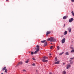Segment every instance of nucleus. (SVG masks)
I'll return each instance as SVG.
<instances>
[{
  "instance_id": "nucleus-31",
  "label": "nucleus",
  "mask_w": 74,
  "mask_h": 74,
  "mask_svg": "<svg viewBox=\"0 0 74 74\" xmlns=\"http://www.w3.org/2000/svg\"><path fill=\"white\" fill-rule=\"evenodd\" d=\"M70 63V64H73V62H71Z\"/></svg>"
},
{
  "instance_id": "nucleus-39",
  "label": "nucleus",
  "mask_w": 74,
  "mask_h": 74,
  "mask_svg": "<svg viewBox=\"0 0 74 74\" xmlns=\"http://www.w3.org/2000/svg\"><path fill=\"white\" fill-rule=\"evenodd\" d=\"M49 74H52V73H49Z\"/></svg>"
},
{
  "instance_id": "nucleus-34",
  "label": "nucleus",
  "mask_w": 74,
  "mask_h": 74,
  "mask_svg": "<svg viewBox=\"0 0 74 74\" xmlns=\"http://www.w3.org/2000/svg\"><path fill=\"white\" fill-rule=\"evenodd\" d=\"M35 64H34V63L32 64L33 66H35Z\"/></svg>"
},
{
  "instance_id": "nucleus-22",
  "label": "nucleus",
  "mask_w": 74,
  "mask_h": 74,
  "mask_svg": "<svg viewBox=\"0 0 74 74\" xmlns=\"http://www.w3.org/2000/svg\"><path fill=\"white\" fill-rule=\"evenodd\" d=\"M29 59L28 60H27V61H25V63H28V62H29Z\"/></svg>"
},
{
  "instance_id": "nucleus-20",
  "label": "nucleus",
  "mask_w": 74,
  "mask_h": 74,
  "mask_svg": "<svg viewBox=\"0 0 74 74\" xmlns=\"http://www.w3.org/2000/svg\"><path fill=\"white\" fill-rule=\"evenodd\" d=\"M71 13H72V15H73V16H74V11H72L71 12Z\"/></svg>"
},
{
  "instance_id": "nucleus-6",
  "label": "nucleus",
  "mask_w": 74,
  "mask_h": 74,
  "mask_svg": "<svg viewBox=\"0 0 74 74\" xmlns=\"http://www.w3.org/2000/svg\"><path fill=\"white\" fill-rule=\"evenodd\" d=\"M74 20V19L73 18H71V19H69V22L71 23L72 21Z\"/></svg>"
},
{
  "instance_id": "nucleus-37",
  "label": "nucleus",
  "mask_w": 74,
  "mask_h": 74,
  "mask_svg": "<svg viewBox=\"0 0 74 74\" xmlns=\"http://www.w3.org/2000/svg\"><path fill=\"white\" fill-rule=\"evenodd\" d=\"M65 27V24L64 25V27Z\"/></svg>"
},
{
  "instance_id": "nucleus-7",
  "label": "nucleus",
  "mask_w": 74,
  "mask_h": 74,
  "mask_svg": "<svg viewBox=\"0 0 74 74\" xmlns=\"http://www.w3.org/2000/svg\"><path fill=\"white\" fill-rule=\"evenodd\" d=\"M68 17V16H64L63 17V19H67V18Z\"/></svg>"
},
{
  "instance_id": "nucleus-35",
  "label": "nucleus",
  "mask_w": 74,
  "mask_h": 74,
  "mask_svg": "<svg viewBox=\"0 0 74 74\" xmlns=\"http://www.w3.org/2000/svg\"><path fill=\"white\" fill-rule=\"evenodd\" d=\"M71 1L72 2H74V0H71Z\"/></svg>"
},
{
  "instance_id": "nucleus-32",
  "label": "nucleus",
  "mask_w": 74,
  "mask_h": 74,
  "mask_svg": "<svg viewBox=\"0 0 74 74\" xmlns=\"http://www.w3.org/2000/svg\"><path fill=\"white\" fill-rule=\"evenodd\" d=\"M23 71H24L25 72H26V70H23Z\"/></svg>"
},
{
  "instance_id": "nucleus-18",
  "label": "nucleus",
  "mask_w": 74,
  "mask_h": 74,
  "mask_svg": "<svg viewBox=\"0 0 74 74\" xmlns=\"http://www.w3.org/2000/svg\"><path fill=\"white\" fill-rule=\"evenodd\" d=\"M65 55H69V52H66L65 53Z\"/></svg>"
},
{
  "instance_id": "nucleus-41",
  "label": "nucleus",
  "mask_w": 74,
  "mask_h": 74,
  "mask_svg": "<svg viewBox=\"0 0 74 74\" xmlns=\"http://www.w3.org/2000/svg\"><path fill=\"white\" fill-rule=\"evenodd\" d=\"M61 37H63V36H61Z\"/></svg>"
},
{
  "instance_id": "nucleus-27",
  "label": "nucleus",
  "mask_w": 74,
  "mask_h": 74,
  "mask_svg": "<svg viewBox=\"0 0 74 74\" xmlns=\"http://www.w3.org/2000/svg\"><path fill=\"white\" fill-rule=\"evenodd\" d=\"M50 40V41H51V38H49L47 39V41H49Z\"/></svg>"
},
{
  "instance_id": "nucleus-12",
  "label": "nucleus",
  "mask_w": 74,
  "mask_h": 74,
  "mask_svg": "<svg viewBox=\"0 0 74 74\" xmlns=\"http://www.w3.org/2000/svg\"><path fill=\"white\" fill-rule=\"evenodd\" d=\"M43 59H48V57H46L45 56L43 57Z\"/></svg>"
},
{
  "instance_id": "nucleus-42",
  "label": "nucleus",
  "mask_w": 74,
  "mask_h": 74,
  "mask_svg": "<svg viewBox=\"0 0 74 74\" xmlns=\"http://www.w3.org/2000/svg\"><path fill=\"white\" fill-rule=\"evenodd\" d=\"M6 0L7 1H8V0Z\"/></svg>"
},
{
  "instance_id": "nucleus-30",
  "label": "nucleus",
  "mask_w": 74,
  "mask_h": 74,
  "mask_svg": "<svg viewBox=\"0 0 74 74\" xmlns=\"http://www.w3.org/2000/svg\"><path fill=\"white\" fill-rule=\"evenodd\" d=\"M52 48H53V46H51L50 49H52Z\"/></svg>"
},
{
  "instance_id": "nucleus-19",
  "label": "nucleus",
  "mask_w": 74,
  "mask_h": 74,
  "mask_svg": "<svg viewBox=\"0 0 74 74\" xmlns=\"http://www.w3.org/2000/svg\"><path fill=\"white\" fill-rule=\"evenodd\" d=\"M5 69H6V67L5 66L2 69V70L3 71L4 70H5Z\"/></svg>"
},
{
  "instance_id": "nucleus-25",
  "label": "nucleus",
  "mask_w": 74,
  "mask_h": 74,
  "mask_svg": "<svg viewBox=\"0 0 74 74\" xmlns=\"http://www.w3.org/2000/svg\"><path fill=\"white\" fill-rule=\"evenodd\" d=\"M19 64H20V63L19 62L18 63V64H17V65L16 66H16H19Z\"/></svg>"
},
{
  "instance_id": "nucleus-28",
  "label": "nucleus",
  "mask_w": 74,
  "mask_h": 74,
  "mask_svg": "<svg viewBox=\"0 0 74 74\" xmlns=\"http://www.w3.org/2000/svg\"><path fill=\"white\" fill-rule=\"evenodd\" d=\"M71 53H73V52H74V49L72 50L71 51Z\"/></svg>"
},
{
  "instance_id": "nucleus-40",
  "label": "nucleus",
  "mask_w": 74,
  "mask_h": 74,
  "mask_svg": "<svg viewBox=\"0 0 74 74\" xmlns=\"http://www.w3.org/2000/svg\"><path fill=\"white\" fill-rule=\"evenodd\" d=\"M64 63L63 64H64Z\"/></svg>"
},
{
  "instance_id": "nucleus-4",
  "label": "nucleus",
  "mask_w": 74,
  "mask_h": 74,
  "mask_svg": "<svg viewBox=\"0 0 74 74\" xmlns=\"http://www.w3.org/2000/svg\"><path fill=\"white\" fill-rule=\"evenodd\" d=\"M68 31L69 32V33L71 32V29L70 27H69L68 28Z\"/></svg>"
},
{
  "instance_id": "nucleus-44",
  "label": "nucleus",
  "mask_w": 74,
  "mask_h": 74,
  "mask_svg": "<svg viewBox=\"0 0 74 74\" xmlns=\"http://www.w3.org/2000/svg\"><path fill=\"white\" fill-rule=\"evenodd\" d=\"M30 52H29V53H30Z\"/></svg>"
},
{
  "instance_id": "nucleus-17",
  "label": "nucleus",
  "mask_w": 74,
  "mask_h": 74,
  "mask_svg": "<svg viewBox=\"0 0 74 74\" xmlns=\"http://www.w3.org/2000/svg\"><path fill=\"white\" fill-rule=\"evenodd\" d=\"M59 49H60V47H59V46H57V50H59Z\"/></svg>"
},
{
  "instance_id": "nucleus-11",
  "label": "nucleus",
  "mask_w": 74,
  "mask_h": 74,
  "mask_svg": "<svg viewBox=\"0 0 74 74\" xmlns=\"http://www.w3.org/2000/svg\"><path fill=\"white\" fill-rule=\"evenodd\" d=\"M59 62H60V61L59 60L57 62H56L55 63V64H59Z\"/></svg>"
},
{
  "instance_id": "nucleus-9",
  "label": "nucleus",
  "mask_w": 74,
  "mask_h": 74,
  "mask_svg": "<svg viewBox=\"0 0 74 74\" xmlns=\"http://www.w3.org/2000/svg\"><path fill=\"white\" fill-rule=\"evenodd\" d=\"M51 32L50 31H47V32L46 35L47 36H48V34H50L51 33Z\"/></svg>"
},
{
  "instance_id": "nucleus-29",
  "label": "nucleus",
  "mask_w": 74,
  "mask_h": 74,
  "mask_svg": "<svg viewBox=\"0 0 74 74\" xmlns=\"http://www.w3.org/2000/svg\"><path fill=\"white\" fill-rule=\"evenodd\" d=\"M31 55H33V54H34V53L33 52H31Z\"/></svg>"
},
{
  "instance_id": "nucleus-1",
  "label": "nucleus",
  "mask_w": 74,
  "mask_h": 74,
  "mask_svg": "<svg viewBox=\"0 0 74 74\" xmlns=\"http://www.w3.org/2000/svg\"><path fill=\"white\" fill-rule=\"evenodd\" d=\"M36 51H35L34 52V54H36L40 50V46L38 45H37L36 46Z\"/></svg>"
},
{
  "instance_id": "nucleus-38",
  "label": "nucleus",
  "mask_w": 74,
  "mask_h": 74,
  "mask_svg": "<svg viewBox=\"0 0 74 74\" xmlns=\"http://www.w3.org/2000/svg\"><path fill=\"white\" fill-rule=\"evenodd\" d=\"M49 55H50V56L51 55V54L50 53V54H49Z\"/></svg>"
},
{
  "instance_id": "nucleus-36",
  "label": "nucleus",
  "mask_w": 74,
  "mask_h": 74,
  "mask_svg": "<svg viewBox=\"0 0 74 74\" xmlns=\"http://www.w3.org/2000/svg\"><path fill=\"white\" fill-rule=\"evenodd\" d=\"M70 48H71L72 49H73V47H70Z\"/></svg>"
},
{
  "instance_id": "nucleus-43",
  "label": "nucleus",
  "mask_w": 74,
  "mask_h": 74,
  "mask_svg": "<svg viewBox=\"0 0 74 74\" xmlns=\"http://www.w3.org/2000/svg\"><path fill=\"white\" fill-rule=\"evenodd\" d=\"M51 44H52V43H51Z\"/></svg>"
},
{
  "instance_id": "nucleus-23",
  "label": "nucleus",
  "mask_w": 74,
  "mask_h": 74,
  "mask_svg": "<svg viewBox=\"0 0 74 74\" xmlns=\"http://www.w3.org/2000/svg\"><path fill=\"white\" fill-rule=\"evenodd\" d=\"M66 71H64L63 72L62 74H66Z\"/></svg>"
},
{
  "instance_id": "nucleus-26",
  "label": "nucleus",
  "mask_w": 74,
  "mask_h": 74,
  "mask_svg": "<svg viewBox=\"0 0 74 74\" xmlns=\"http://www.w3.org/2000/svg\"><path fill=\"white\" fill-rule=\"evenodd\" d=\"M5 73H7V69H6L5 71Z\"/></svg>"
},
{
  "instance_id": "nucleus-13",
  "label": "nucleus",
  "mask_w": 74,
  "mask_h": 74,
  "mask_svg": "<svg viewBox=\"0 0 74 74\" xmlns=\"http://www.w3.org/2000/svg\"><path fill=\"white\" fill-rule=\"evenodd\" d=\"M47 42H45V43L44 47H45V46H47Z\"/></svg>"
},
{
  "instance_id": "nucleus-15",
  "label": "nucleus",
  "mask_w": 74,
  "mask_h": 74,
  "mask_svg": "<svg viewBox=\"0 0 74 74\" xmlns=\"http://www.w3.org/2000/svg\"><path fill=\"white\" fill-rule=\"evenodd\" d=\"M63 53H64V52H62L61 53H59V56H60V55H62V54H63Z\"/></svg>"
},
{
  "instance_id": "nucleus-10",
  "label": "nucleus",
  "mask_w": 74,
  "mask_h": 74,
  "mask_svg": "<svg viewBox=\"0 0 74 74\" xmlns=\"http://www.w3.org/2000/svg\"><path fill=\"white\" fill-rule=\"evenodd\" d=\"M67 34V31H65L64 33V35H66V34Z\"/></svg>"
},
{
  "instance_id": "nucleus-8",
  "label": "nucleus",
  "mask_w": 74,
  "mask_h": 74,
  "mask_svg": "<svg viewBox=\"0 0 74 74\" xmlns=\"http://www.w3.org/2000/svg\"><path fill=\"white\" fill-rule=\"evenodd\" d=\"M42 61L43 62H47L48 61V60H45V59H43L42 60Z\"/></svg>"
},
{
  "instance_id": "nucleus-21",
  "label": "nucleus",
  "mask_w": 74,
  "mask_h": 74,
  "mask_svg": "<svg viewBox=\"0 0 74 74\" xmlns=\"http://www.w3.org/2000/svg\"><path fill=\"white\" fill-rule=\"evenodd\" d=\"M55 60L56 62L58 61V58H56V57L55 58Z\"/></svg>"
},
{
  "instance_id": "nucleus-16",
  "label": "nucleus",
  "mask_w": 74,
  "mask_h": 74,
  "mask_svg": "<svg viewBox=\"0 0 74 74\" xmlns=\"http://www.w3.org/2000/svg\"><path fill=\"white\" fill-rule=\"evenodd\" d=\"M45 41H46V40H42L41 41V42L42 43H44L45 42Z\"/></svg>"
},
{
  "instance_id": "nucleus-5",
  "label": "nucleus",
  "mask_w": 74,
  "mask_h": 74,
  "mask_svg": "<svg viewBox=\"0 0 74 74\" xmlns=\"http://www.w3.org/2000/svg\"><path fill=\"white\" fill-rule=\"evenodd\" d=\"M70 67H71V65L69 64H67L66 66L67 69H69V68Z\"/></svg>"
},
{
  "instance_id": "nucleus-3",
  "label": "nucleus",
  "mask_w": 74,
  "mask_h": 74,
  "mask_svg": "<svg viewBox=\"0 0 74 74\" xmlns=\"http://www.w3.org/2000/svg\"><path fill=\"white\" fill-rule=\"evenodd\" d=\"M65 41H66V38H64L62 39L61 41L62 44H64V43L65 42Z\"/></svg>"
},
{
  "instance_id": "nucleus-24",
  "label": "nucleus",
  "mask_w": 74,
  "mask_h": 74,
  "mask_svg": "<svg viewBox=\"0 0 74 74\" xmlns=\"http://www.w3.org/2000/svg\"><path fill=\"white\" fill-rule=\"evenodd\" d=\"M20 64H21V65H22L23 64V62H20Z\"/></svg>"
},
{
  "instance_id": "nucleus-33",
  "label": "nucleus",
  "mask_w": 74,
  "mask_h": 74,
  "mask_svg": "<svg viewBox=\"0 0 74 74\" xmlns=\"http://www.w3.org/2000/svg\"><path fill=\"white\" fill-rule=\"evenodd\" d=\"M32 59L33 60H36V59H35V58H33Z\"/></svg>"
},
{
  "instance_id": "nucleus-14",
  "label": "nucleus",
  "mask_w": 74,
  "mask_h": 74,
  "mask_svg": "<svg viewBox=\"0 0 74 74\" xmlns=\"http://www.w3.org/2000/svg\"><path fill=\"white\" fill-rule=\"evenodd\" d=\"M73 59H74V58H70V59H71V60H69V62H71V61H72V60Z\"/></svg>"
},
{
  "instance_id": "nucleus-2",
  "label": "nucleus",
  "mask_w": 74,
  "mask_h": 74,
  "mask_svg": "<svg viewBox=\"0 0 74 74\" xmlns=\"http://www.w3.org/2000/svg\"><path fill=\"white\" fill-rule=\"evenodd\" d=\"M56 41V39H54L53 38L51 37L50 38V42H55Z\"/></svg>"
}]
</instances>
